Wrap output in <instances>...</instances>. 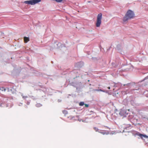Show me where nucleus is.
<instances>
[{
    "mask_svg": "<svg viewBox=\"0 0 148 148\" xmlns=\"http://www.w3.org/2000/svg\"><path fill=\"white\" fill-rule=\"evenodd\" d=\"M134 16V14L133 11L129 10L123 18V21L124 22H126L128 20L133 18Z\"/></svg>",
    "mask_w": 148,
    "mask_h": 148,
    "instance_id": "f257e3e1",
    "label": "nucleus"
},
{
    "mask_svg": "<svg viewBox=\"0 0 148 148\" xmlns=\"http://www.w3.org/2000/svg\"><path fill=\"white\" fill-rule=\"evenodd\" d=\"M102 18V14L100 13L98 14L97 16V20L96 23V26L97 27H99L100 26L101 23V20Z\"/></svg>",
    "mask_w": 148,
    "mask_h": 148,
    "instance_id": "f03ea898",
    "label": "nucleus"
},
{
    "mask_svg": "<svg viewBox=\"0 0 148 148\" xmlns=\"http://www.w3.org/2000/svg\"><path fill=\"white\" fill-rule=\"evenodd\" d=\"M41 0H31L25 1H24V3L26 4L33 5L40 2Z\"/></svg>",
    "mask_w": 148,
    "mask_h": 148,
    "instance_id": "7ed1b4c3",
    "label": "nucleus"
},
{
    "mask_svg": "<svg viewBox=\"0 0 148 148\" xmlns=\"http://www.w3.org/2000/svg\"><path fill=\"white\" fill-rule=\"evenodd\" d=\"M126 112L125 110H124L121 109L120 110V112L119 113V114L121 116H124L125 115Z\"/></svg>",
    "mask_w": 148,
    "mask_h": 148,
    "instance_id": "20e7f679",
    "label": "nucleus"
},
{
    "mask_svg": "<svg viewBox=\"0 0 148 148\" xmlns=\"http://www.w3.org/2000/svg\"><path fill=\"white\" fill-rule=\"evenodd\" d=\"M135 135L140 136L141 138H143V137H145L146 136V135H144L143 134H140L139 132L136 133Z\"/></svg>",
    "mask_w": 148,
    "mask_h": 148,
    "instance_id": "39448f33",
    "label": "nucleus"
},
{
    "mask_svg": "<svg viewBox=\"0 0 148 148\" xmlns=\"http://www.w3.org/2000/svg\"><path fill=\"white\" fill-rule=\"evenodd\" d=\"M24 41L25 43H27L29 41V38L28 37H24Z\"/></svg>",
    "mask_w": 148,
    "mask_h": 148,
    "instance_id": "423d86ee",
    "label": "nucleus"
},
{
    "mask_svg": "<svg viewBox=\"0 0 148 148\" xmlns=\"http://www.w3.org/2000/svg\"><path fill=\"white\" fill-rule=\"evenodd\" d=\"M84 105V102H81L79 103V106H83Z\"/></svg>",
    "mask_w": 148,
    "mask_h": 148,
    "instance_id": "0eeeda50",
    "label": "nucleus"
},
{
    "mask_svg": "<svg viewBox=\"0 0 148 148\" xmlns=\"http://www.w3.org/2000/svg\"><path fill=\"white\" fill-rule=\"evenodd\" d=\"M0 90L3 91H5L6 90V89L3 87H2L0 88Z\"/></svg>",
    "mask_w": 148,
    "mask_h": 148,
    "instance_id": "6e6552de",
    "label": "nucleus"
},
{
    "mask_svg": "<svg viewBox=\"0 0 148 148\" xmlns=\"http://www.w3.org/2000/svg\"><path fill=\"white\" fill-rule=\"evenodd\" d=\"M55 1L58 3H60L63 0H55Z\"/></svg>",
    "mask_w": 148,
    "mask_h": 148,
    "instance_id": "1a4fd4ad",
    "label": "nucleus"
},
{
    "mask_svg": "<svg viewBox=\"0 0 148 148\" xmlns=\"http://www.w3.org/2000/svg\"><path fill=\"white\" fill-rule=\"evenodd\" d=\"M94 129L96 132H97L98 130V128L96 127H94Z\"/></svg>",
    "mask_w": 148,
    "mask_h": 148,
    "instance_id": "9d476101",
    "label": "nucleus"
},
{
    "mask_svg": "<svg viewBox=\"0 0 148 148\" xmlns=\"http://www.w3.org/2000/svg\"><path fill=\"white\" fill-rule=\"evenodd\" d=\"M95 90L97 91H102V92H104V91L103 90L101 89H99V90L97 89V90Z\"/></svg>",
    "mask_w": 148,
    "mask_h": 148,
    "instance_id": "9b49d317",
    "label": "nucleus"
},
{
    "mask_svg": "<svg viewBox=\"0 0 148 148\" xmlns=\"http://www.w3.org/2000/svg\"><path fill=\"white\" fill-rule=\"evenodd\" d=\"M99 132L103 134H106L105 132Z\"/></svg>",
    "mask_w": 148,
    "mask_h": 148,
    "instance_id": "f8f14e48",
    "label": "nucleus"
},
{
    "mask_svg": "<svg viewBox=\"0 0 148 148\" xmlns=\"http://www.w3.org/2000/svg\"><path fill=\"white\" fill-rule=\"evenodd\" d=\"M85 106L86 107H88L89 106L87 104H84Z\"/></svg>",
    "mask_w": 148,
    "mask_h": 148,
    "instance_id": "ddd939ff",
    "label": "nucleus"
},
{
    "mask_svg": "<svg viewBox=\"0 0 148 148\" xmlns=\"http://www.w3.org/2000/svg\"><path fill=\"white\" fill-rule=\"evenodd\" d=\"M27 96H24L23 97V98H27Z\"/></svg>",
    "mask_w": 148,
    "mask_h": 148,
    "instance_id": "4468645a",
    "label": "nucleus"
},
{
    "mask_svg": "<svg viewBox=\"0 0 148 148\" xmlns=\"http://www.w3.org/2000/svg\"><path fill=\"white\" fill-rule=\"evenodd\" d=\"M27 105H29V102H27Z\"/></svg>",
    "mask_w": 148,
    "mask_h": 148,
    "instance_id": "2eb2a0df",
    "label": "nucleus"
},
{
    "mask_svg": "<svg viewBox=\"0 0 148 148\" xmlns=\"http://www.w3.org/2000/svg\"><path fill=\"white\" fill-rule=\"evenodd\" d=\"M108 88L109 89H110V87H109Z\"/></svg>",
    "mask_w": 148,
    "mask_h": 148,
    "instance_id": "dca6fc26",
    "label": "nucleus"
}]
</instances>
